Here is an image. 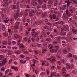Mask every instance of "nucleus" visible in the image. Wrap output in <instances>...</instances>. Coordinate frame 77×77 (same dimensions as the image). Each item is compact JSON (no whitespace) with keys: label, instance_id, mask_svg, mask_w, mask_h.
I'll return each instance as SVG.
<instances>
[{"label":"nucleus","instance_id":"obj_21","mask_svg":"<svg viewBox=\"0 0 77 77\" xmlns=\"http://www.w3.org/2000/svg\"><path fill=\"white\" fill-rule=\"evenodd\" d=\"M11 68L12 69H14L15 71H18V69L17 68H15L13 66H12Z\"/></svg>","mask_w":77,"mask_h":77},{"label":"nucleus","instance_id":"obj_47","mask_svg":"<svg viewBox=\"0 0 77 77\" xmlns=\"http://www.w3.org/2000/svg\"><path fill=\"white\" fill-rule=\"evenodd\" d=\"M66 69L65 67H63L62 69V72H65L66 71Z\"/></svg>","mask_w":77,"mask_h":77},{"label":"nucleus","instance_id":"obj_45","mask_svg":"<svg viewBox=\"0 0 77 77\" xmlns=\"http://www.w3.org/2000/svg\"><path fill=\"white\" fill-rule=\"evenodd\" d=\"M52 17H53V19L54 20H55V19H56V15H55V14H53L52 15Z\"/></svg>","mask_w":77,"mask_h":77},{"label":"nucleus","instance_id":"obj_30","mask_svg":"<svg viewBox=\"0 0 77 77\" xmlns=\"http://www.w3.org/2000/svg\"><path fill=\"white\" fill-rule=\"evenodd\" d=\"M58 9L57 8H55V9H54V10H52L53 11H54V13L55 14H57L58 12L57 11V10Z\"/></svg>","mask_w":77,"mask_h":77},{"label":"nucleus","instance_id":"obj_35","mask_svg":"<svg viewBox=\"0 0 77 77\" xmlns=\"http://www.w3.org/2000/svg\"><path fill=\"white\" fill-rule=\"evenodd\" d=\"M4 57L2 55H0V60H1L3 59L4 58Z\"/></svg>","mask_w":77,"mask_h":77},{"label":"nucleus","instance_id":"obj_8","mask_svg":"<svg viewBox=\"0 0 77 77\" xmlns=\"http://www.w3.org/2000/svg\"><path fill=\"white\" fill-rule=\"evenodd\" d=\"M21 23V20L19 19L17 20V21L15 23L16 25H19Z\"/></svg>","mask_w":77,"mask_h":77},{"label":"nucleus","instance_id":"obj_64","mask_svg":"<svg viewBox=\"0 0 77 77\" xmlns=\"http://www.w3.org/2000/svg\"><path fill=\"white\" fill-rule=\"evenodd\" d=\"M6 28H2V31L3 32L5 31L6 30Z\"/></svg>","mask_w":77,"mask_h":77},{"label":"nucleus","instance_id":"obj_55","mask_svg":"<svg viewBox=\"0 0 77 77\" xmlns=\"http://www.w3.org/2000/svg\"><path fill=\"white\" fill-rule=\"evenodd\" d=\"M46 5H43L42 6V8H44L45 9L46 8Z\"/></svg>","mask_w":77,"mask_h":77},{"label":"nucleus","instance_id":"obj_40","mask_svg":"<svg viewBox=\"0 0 77 77\" xmlns=\"http://www.w3.org/2000/svg\"><path fill=\"white\" fill-rule=\"evenodd\" d=\"M23 39L24 40V41L25 42H27V39H28V37H25Z\"/></svg>","mask_w":77,"mask_h":77},{"label":"nucleus","instance_id":"obj_29","mask_svg":"<svg viewBox=\"0 0 77 77\" xmlns=\"http://www.w3.org/2000/svg\"><path fill=\"white\" fill-rule=\"evenodd\" d=\"M53 2V0H49L48 1V3L51 4H52Z\"/></svg>","mask_w":77,"mask_h":77},{"label":"nucleus","instance_id":"obj_32","mask_svg":"<svg viewBox=\"0 0 77 77\" xmlns=\"http://www.w3.org/2000/svg\"><path fill=\"white\" fill-rule=\"evenodd\" d=\"M20 62L21 63H22L23 64H24L26 62V61L25 60V61H23V60H20Z\"/></svg>","mask_w":77,"mask_h":77},{"label":"nucleus","instance_id":"obj_37","mask_svg":"<svg viewBox=\"0 0 77 77\" xmlns=\"http://www.w3.org/2000/svg\"><path fill=\"white\" fill-rule=\"evenodd\" d=\"M55 68V67L54 66H51V70L52 71L54 70V69Z\"/></svg>","mask_w":77,"mask_h":77},{"label":"nucleus","instance_id":"obj_22","mask_svg":"<svg viewBox=\"0 0 77 77\" xmlns=\"http://www.w3.org/2000/svg\"><path fill=\"white\" fill-rule=\"evenodd\" d=\"M8 32L10 36H11V35H12V32H11V29H8Z\"/></svg>","mask_w":77,"mask_h":77},{"label":"nucleus","instance_id":"obj_42","mask_svg":"<svg viewBox=\"0 0 77 77\" xmlns=\"http://www.w3.org/2000/svg\"><path fill=\"white\" fill-rule=\"evenodd\" d=\"M66 35V34L65 33V32H61L60 34V35Z\"/></svg>","mask_w":77,"mask_h":77},{"label":"nucleus","instance_id":"obj_7","mask_svg":"<svg viewBox=\"0 0 77 77\" xmlns=\"http://www.w3.org/2000/svg\"><path fill=\"white\" fill-rule=\"evenodd\" d=\"M66 5H63V7H61L60 8V10L61 11V13L63 11V10H65L66 9Z\"/></svg>","mask_w":77,"mask_h":77},{"label":"nucleus","instance_id":"obj_28","mask_svg":"<svg viewBox=\"0 0 77 77\" xmlns=\"http://www.w3.org/2000/svg\"><path fill=\"white\" fill-rule=\"evenodd\" d=\"M38 2L39 5H42L43 3L42 0H38Z\"/></svg>","mask_w":77,"mask_h":77},{"label":"nucleus","instance_id":"obj_9","mask_svg":"<svg viewBox=\"0 0 77 77\" xmlns=\"http://www.w3.org/2000/svg\"><path fill=\"white\" fill-rule=\"evenodd\" d=\"M6 51L8 52V56H11V54H12V52L11 51H10L9 50H7Z\"/></svg>","mask_w":77,"mask_h":77},{"label":"nucleus","instance_id":"obj_46","mask_svg":"<svg viewBox=\"0 0 77 77\" xmlns=\"http://www.w3.org/2000/svg\"><path fill=\"white\" fill-rule=\"evenodd\" d=\"M54 52H55L54 51V49H52L50 50V52L51 53H53Z\"/></svg>","mask_w":77,"mask_h":77},{"label":"nucleus","instance_id":"obj_50","mask_svg":"<svg viewBox=\"0 0 77 77\" xmlns=\"http://www.w3.org/2000/svg\"><path fill=\"white\" fill-rule=\"evenodd\" d=\"M31 40H30V38H28V43L29 44L31 42Z\"/></svg>","mask_w":77,"mask_h":77},{"label":"nucleus","instance_id":"obj_31","mask_svg":"<svg viewBox=\"0 0 77 77\" xmlns=\"http://www.w3.org/2000/svg\"><path fill=\"white\" fill-rule=\"evenodd\" d=\"M18 28V27L17 26V25L16 26H15L14 27L13 29L14 30H16Z\"/></svg>","mask_w":77,"mask_h":77},{"label":"nucleus","instance_id":"obj_13","mask_svg":"<svg viewBox=\"0 0 77 77\" xmlns=\"http://www.w3.org/2000/svg\"><path fill=\"white\" fill-rule=\"evenodd\" d=\"M63 17L65 19L67 20L68 18V16L66 14H64L63 15Z\"/></svg>","mask_w":77,"mask_h":77},{"label":"nucleus","instance_id":"obj_41","mask_svg":"<svg viewBox=\"0 0 77 77\" xmlns=\"http://www.w3.org/2000/svg\"><path fill=\"white\" fill-rule=\"evenodd\" d=\"M57 42L56 41H54L53 42V43L54 45H55L57 44Z\"/></svg>","mask_w":77,"mask_h":77},{"label":"nucleus","instance_id":"obj_44","mask_svg":"<svg viewBox=\"0 0 77 77\" xmlns=\"http://www.w3.org/2000/svg\"><path fill=\"white\" fill-rule=\"evenodd\" d=\"M11 48L14 50H16V49H17L18 48L16 46H14V47H12Z\"/></svg>","mask_w":77,"mask_h":77},{"label":"nucleus","instance_id":"obj_17","mask_svg":"<svg viewBox=\"0 0 77 77\" xmlns=\"http://www.w3.org/2000/svg\"><path fill=\"white\" fill-rule=\"evenodd\" d=\"M42 14L41 12L40 11L38 10L37 11V15L38 16Z\"/></svg>","mask_w":77,"mask_h":77},{"label":"nucleus","instance_id":"obj_63","mask_svg":"<svg viewBox=\"0 0 77 77\" xmlns=\"http://www.w3.org/2000/svg\"><path fill=\"white\" fill-rule=\"evenodd\" d=\"M60 24L61 25H63V24H65V23L64 21H60Z\"/></svg>","mask_w":77,"mask_h":77},{"label":"nucleus","instance_id":"obj_14","mask_svg":"<svg viewBox=\"0 0 77 77\" xmlns=\"http://www.w3.org/2000/svg\"><path fill=\"white\" fill-rule=\"evenodd\" d=\"M35 31L36 29H33L32 30L31 35L32 36H33V35H34V34L35 33Z\"/></svg>","mask_w":77,"mask_h":77},{"label":"nucleus","instance_id":"obj_33","mask_svg":"<svg viewBox=\"0 0 77 77\" xmlns=\"http://www.w3.org/2000/svg\"><path fill=\"white\" fill-rule=\"evenodd\" d=\"M16 6L14 5L12 7V9H13V10H15L16 9Z\"/></svg>","mask_w":77,"mask_h":77},{"label":"nucleus","instance_id":"obj_2","mask_svg":"<svg viewBox=\"0 0 77 77\" xmlns=\"http://www.w3.org/2000/svg\"><path fill=\"white\" fill-rule=\"evenodd\" d=\"M47 60H49L51 61L52 63L55 62V59L54 57H50V58H47Z\"/></svg>","mask_w":77,"mask_h":77},{"label":"nucleus","instance_id":"obj_34","mask_svg":"<svg viewBox=\"0 0 77 77\" xmlns=\"http://www.w3.org/2000/svg\"><path fill=\"white\" fill-rule=\"evenodd\" d=\"M9 70L8 69H7L5 71V75L7 74L9 72Z\"/></svg>","mask_w":77,"mask_h":77},{"label":"nucleus","instance_id":"obj_48","mask_svg":"<svg viewBox=\"0 0 77 77\" xmlns=\"http://www.w3.org/2000/svg\"><path fill=\"white\" fill-rule=\"evenodd\" d=\"M2 44L4 45H7V41H3L2 42Z\"/></svg>","mask_w":77,"mask_h":77},{"label":"nucleus","instance_id":"obj_10","mask_svg":"<svg viewBox=\"0 0 77 77\" xmlns=\"http://www.w3.org/2000/svg\"><path fill=\"white\" fill-rule=\"evenodd\" d=\"M32 5L34 7H36L38 5V3L36 2H32Z\"/></svg>","mask_w":77,"mask_h":77},{"label":"nucleus","instance_id":"obj_18","mask_svg":"<svg viewBox=\"0 0 77 77\" xmlns=\"http://www.w3.org/2000/svg\"><path fill=\"white\" fill-rule=\"evenodd\" d=\"M42 23V22L41 20H38L35 21V24H36L37 25H39L41 24V23Z\"/></svg>","mask_w":77,"mask_h":77},{"label":"nucleus","instance_id":"obj_57","mask_svg":"<svg viewBox=\"0 0 77 77\" xmlns=\"http://www.w3.org/2000/svg\"><path fill=\"white\" fill-rule=\"evenodd\" d=\"M47 24L49 26H52V24L50 23H47Z\"/></svg>","mask_w":77,"mask_h":77},{"label":"nucleus","instance_id":"obj_53","mask_svg":"<svg viewBox=\"0 0 77 77\" xmlns=\"http://www.w3.org/2000/svg\"><path fill=\"white\" fill-rule=\"evenodd\" d=\"M37 47H38L39 48L41 47L42 45L41 44H37Z\"/></svg>","mask_w":77,"mask_h":77},{"label":"nucleus","instance_id":"obj_26","mask_svg":"<svg viewBox=\"0 0 77 77\" xmlns=\"http://www.w3.org/2000/svg\"><path fill=\"white\" fill-rule=\"evenodd\" d=\"M20 49H22L24 48V45L23 44H21L19 46Z\"/></svg>","mask_w":77,"mask_h":77},{"label":"nucleus","instance_id":"obj_58","mask_svg":"<svg viewBox=\"0 0 77 77\" xmlns=\"http://www.w3.org/2000/svg\"><path fill=\"white\" fill-rule=\"evenodd\" d=\"M20 57L22 58H23L24 57V55H21Z\"/></svg>","mask_w":77,"mask_h":77},{"label":"nucleus","instance_id":"obj_36","mask_svg":"<svg viewBox=\"0 0 77 77\" xmlns=\"http://www.w3.org/2000/svg\"><path fill=\"white\" fill-rule=\"evenodd\" d=\"M47 51V50L46 49H43L42 51V53L43 54L45 53Z\"/></svg>","mask_w":77,"mask_h":77},{"label":"nucleus","instance_id":"obj_19","mask_svg":"<svg viewBox=\"0 0 77 77\" xmlns=\"http://www.w3.org/2000/svg\"><path fill=\"white\" fill-rule=\"evenodd\" d=\"M2 34L3 36H5V37H7V36H8V35L7 32H6L4 33H3Z\"/></svg>","mask_w":77,"mask_h":77},{"label":"nucleus","instance_id":"obj_23","mask_svg":"<svg viewBox=\"0 0 77 77\" xmlns=\"http://www.w3.org/2000/svg\"><path fill=\"white\" fill-rule=\"evenodd\" d=\"M75 67V66L73 64H71L70 66V69H71L74 68Z\"/></svg>","mask_w":77,"mask_h":77},{"label":"nucleus","instance_id":"obj_3","mask_svg":"<svg viewBox=\"0 0 77 77\" xmlns=\"http://www.w3.org/2000/svg\"><path fill=\"white\" fill-rule=\"evenodd\" d=\"M27 8H26V10H25V11L24 13V15L26 16H27L28 15V12H29L30 10H29V9H27L28 8H29V5H28L26 6Z\"/></svg>","mask_w":77,"mask_h":77},{"label":"nucleus","instance_id":"obj_1","mask_svg":"<svg viewBox=\"0 0 77 77\" xmlns=\"http://www.w3.org/2000/svg\"><path fill=\"white\" fill-rule=\"evenodd\" d=\"M7 60L5 58L2 61L0 62V67H2L4 65H5L6 63Z\"/></svg>","mask_w":77,"mask_h":77},{"label":"nucleus","instance_id":"obj_56","mask_svg":"<svg viewBox=\"0 0 77 77\" xmlns=\"http://www.w3.org/2000/svg\"><path fill=\"white\" fill-rule=\"evenodd\" d=\"M12 44H13V45L16 44V42L15 41H12Z\"/></svg>","mask_w":77,"mask_h":77},{"label":"nucleus","instance_id":"obj_51","mask_svg":"<svg viewBox=\"0 0 77 77\" xmlns=\"http://www.w3.org/2000/svg\"><path fill=\"white\" fill-rule=\"evenodd\" d=\"M5 70V68L4 67H3L1 69V71H4Z\"/></svg>","mask_w":77,"mask_h":77},{"label":"nucleus","instance_id":"obj_49","mask_svg":"<svg viewBox=\"0 0 77 77\" xmlns=\"http://www.w3.org/2000/svg\"><path fill=\"white\" fill-rule=\"evenodd\" d=\"M73 57H74V59H75V60H77V56L76 55H74Z\"/></svg>","mask_w":77,"mask_h":77},{"label":"nucleus","instance_id":"obj_4","mask_svg":"<svg viewBox=\"0 0 77 77\" xmlns=\"http://www.w3.org/2000/svg\"><path fill=\"white\" fill-rule=\"evenodd\" d=\"M63 30L66 31V30L68 31L69 30V28L67 25H64L63 26Z\"/></svg>","mask_w":77,"mask_h":77},{"label":"nucleus","instance_id":"obj_52","mask_svg":"<svg viewBox=\"0 0 77 77\" xmlns=\"http://www.w3.org/2000/svg\"><path fill=\"white\" fill-rule=\"evenodd\" d=\"M48 65H49V63H48L45 62V66H48Z\"/></svg>","mask_w":77,"mask_h":77},{"label":"nucleus","instance_id":"obj_59","mask_svg":"<svg viewBox=\"0 0 77 77\" xmlns=\"http://www.w3.org/2000/svg\"><path fill=\"white\" fill-rule=\"evenodd\" d=\"M63 52H64V53L65 54H66V53H67V51H66V49H65L64 50V51H63Z\"/></svg>","mask_w":77,"mask_h":77},{"label":"nucleus","instance_id":"obj_60","mask_svg":"<svg viewBox=\"0 0 77 77\" xmlns=\"http://www.w3.org/2000/svg\"><path fill=\"white\" fill-rule=\"evenodd\" d=\"M72 18H70L68 22L69 23L70 22H72Z\"/></svg>","mask_w":77,"mask_h":77},{"label":"nucleus","instance_id":"obj_5","mask_svg":"<svg viewBox=\"0 0 77 77\" xmlns=\"http://www.w3.org/2000/svg\"><path fill=\"white\" fill-rule=\"evenodd\" d=\"M65 2L66 3H67V8H68L69 6L71 5L72 4V2H69V0H66L65 1Z\"/></svg>","mask_w":77,"mask_h":77},{"label":"nucleus","instance_id":"obj_61","mask_svg":"<svg viewBox=\"0 0 77 77\" xmlns=\"http://www.w3.org/2000/svg\"><path fill=\"white\" fill-rule=\"evenodd\" d=\"M18 14H17L16 15H15L14 16V17L15 19H17V18L18 17Z\"/></svg>","mask_w":77,"mask_h":77},{"label":"nucleus","instance_id":"obj_15","mask_svg":"<svg viewBox=\"0 0 77 77\" xmlns=\"http://www.w3.org/2000/svg\"><path fill=\"white\" fill-rule=\"evenodd\" d=\"M66 14L67 15H68L69 17L72 16V15H71V13H70L68 12V10H66Z\"/></svg>","mask_w":77,"mask_h":77},{"label":"nucleus","instance_id":"obj_62","mask_svg":"<svg viewBox=\"0 0 77 77\" xmlns=\"http://www.w3.org/2000/svg\"><path fill=\"white\" fill-rule=\"evenodd\" d=\"M9 21V20H4V22L5 23H7Z\"/></svg>","mask_w":77,"mask_h":77},{"label":"nucleus","instance_id":"obj_38","mask_svg":"<svg viewBox=\"0 0 77 77\" xmlns=\"http://www.w3.org/2000/svg\"><path fill=\"white\" fill-rule=\"evenodd\" d=\"M77 73V71L76 70H74L72 71V73L74 74H76Z\"/></svg>","mask_w":77,"mask_h":77},{"label":"nucleus","instance_id":"obj_12","mask_svg":"<svg viewBox=\"0 0 77 77\" xmlns=\"http://www.w3.org/2000/svg\"><path fill=\"white\" fill-rule=\"evenodd\" d=\"M72 31L73 33L75 34H77V31L74 28H72Z\"/></svg>","mask_w":77,"mask_h":77},{"label":"nucleus","instance_id":"obj_16","mask_svg":"<svg viewBox=\"0 0 77 77\" xmlns=\"http://www.w3.org/2000/svg\"><path fill=\"white\" fill-rule=\"evenodd\" d=\"M47 13L46 12H44L42 14V15L41 16V17H42L44 18L45 17L46 15H47Z\"/></svg>","mask_w":77,"mask_h":77},{"label":"nucleus","instance_id":"obj_27","mask_svg":"<svg viewBox=\"0 0 77 77\" xmlns=\"http://www.w3.org/2000/svg\"><path fill=\"white\" fill-rule=\"evenodd\" d=\"M72 56V54L71 53H69L68 55V57L69 58H71Z\"/></svg>","mask_w":77,"mask_h":77},{"label":"nucleus","instance_id":"obj_6","mask_svg":"<svg viewBox=\"0 0 77 77\" xmlns=\"http://www.w3.org/2000/svg\"><path fill=\"white\" fill-rule=\"evenodd\" d=\"M4 2L5 3V5H3V7H6V8H8V0H4Z\"/></svg>","mask_w":77,"mask_h":77},{"label":"nucleus","instance_id":"obj_11","mask_svg":"<svg viewBox=\"0 0 77 77\" xmlns=\"http://www.w3.org/2000/svg\"><path fill=\"white\" fill-rule=\"evenodd\" d=\"M70 65L69 63H67L66 65V67L67 70H69L70 69Z\"/></svg>","mask_w":77,"mask_h":77},{"label":"nucleus","instance_id":"obj_20","mask_svg":"<svg viewBox=\"0 0 77 77\" xmlns=\"http://www.w3.org/2000/svg\"><path fill=\"white\" fill-rule=\"evenodd\" d=\"M66 42L65 41H62V45L63 47H65L66 45Z\"/></svg>","mask_w":77,"mask_h":77},{"label":"nucleus","instance_id":"obj_43","mask_svg":"<svg viewBox=\"0 0 77 77\" xmlns=\"http://www.w3.org/2000/svg\"><path fill=\"white\" fill-rule=\"evenodd\" d=\"M67 48L68 51H69L71 50V48H70L69 46H67Z\"/></svg>","mask_w":77,"mask_h":77},{"label":"nucleus","instance_id":"obj_54","mask_svg":"<svg viewBox=\"0 0 77 77\" xmlns=\"http://www.w3.org/2000/svg\"><path fill=\"white\" fill-rule=\"evenodd\" d=\"M57 69L58 70H60L61 69V67L59 66H57Z\"/></svg>","mask_w":77,"mask_h":77},{"label":"nucleus","instance_id":"obj_25","mask_svg":"<svg viewBox=\"0 0 77 77\" xmlns=\"http://www.w3.org/2000/svg\"><path fill=\"white\" fill-rule=\"evenodd\" d=\"M58 1V0H55V2L54 4V5L55 6H57L58 5V3H57V1Z\"/></svg>","mask_w":77,"mask_h":77},{"label":"nucleus","instance_id":"obj_39","mask_svg":"<svg viewBox=\"0 0 77 77\" xmlns=\"http://www.w3.org/2000/svg\"><path fill=\"white\" fill-rule=\"evenodd\" d=\"M55 40H60V37H56L55 38Z\"/></svg>","mask_w":77,"mask_h":77},{"label":"nucleus","instance_id":"obj_24","mask_svg":"<svg viewBox=\"0 0 77 77\" xmlns=\"http://www.w3.org/2000/svg\"><path fill=\"white\" fill-rule=\"evenodd\" d=\"M31 10L32 11V13H36V9H35V8H34L33 9H31Z\"/></svg>","mask_w":77,"mask_h":77}]
</instances>
